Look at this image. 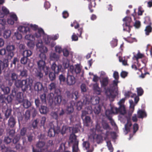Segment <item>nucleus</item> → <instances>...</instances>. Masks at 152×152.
<instances>
[{"instance_id":"nucleus-1","label":"nucleus","mask_w":152,"mask_h":152,"mask_svg":"<svg viewBox=\"0 0 152 152\" xmlns=\"http://www.w3.org/2000/svg\"><path fill=\"white\" fill-rule=\"evenodd\" d=\"M111 129V128L109 126L108 124H96L95 128H91L90 129V137L94 139L96 131L98 132H101L102 134H104V133L103 132V131L105 130V138H107L110 134L113 138L115 137L116 136V133L114 132H110L109 131Z\"/></svg>"},{"instance_id":"nucleus-2","label":"nucleus","mask_w":152,"mask_h":152,"mask_svg":"<svg viewBox=\"0 0 152 152\" xmlns=\"http://www.w3.org/2000/svg\"><path fill=\"white\" fill-rule=\"evenodd\" d=\"M53 141L50 140L46 143L45 142L39 141L36 144L37 148L39 149H35L32 147L33 152H51L53 147Z\"/></svg>"},{"instance_id":"nucleus-3","label":"nucleus","mask_w":152,"mask_h":152,"mask_svg":"<svg viewBox=\"0 0 152 152\" xmlns=\"http://www.w3.org/2000/svg\"><path fill=\"white\" fill-rule=\"evenodd\" d=\"M33 80L30 79L16 81L15 85L18 88H20L23 91H25L32 86Z\"/></svg>"},{"instance_id":"nucleus-4","label":"nucleus","mask_w":152,"mask_h":152,"mask_svg":"<svg viewBox=\"0 0 152 152\" xmlns=\"http://www.w3.org/2000/svg\"><path fill=\"white\" fill-rule=\"evenodd\" d=\"M69 146L72 145V152H79L80 151L78 148V145L79 141L76 138L75 136L72 135L69 139L68 142Z\"/></svg>"},{"instance_id":"nucleus-5","label":"nucleus","mask_w":152,"mask_h":152,"mask_svg":"<svg viewBox=\"0 0 152 152\" xmlns=\"http://www.w3.org/2000/svg\"><path fill=\"white\" fill-rule=\"evenodd\" d=\"M138 129V124H125L124 127L123 129V131L125 134L133 131L134 134L135 133Z\"/></svg>"},{"instance_id":"nucleus-6","label":"nucleus","mask_w":152,"mask_h":152,"mask_svg":"<svg viewBox=\"0 0 152 152\" xmlns=\"http://www.w3.org/2000/svg\"><path fill=\"white\" fill-rule=\"evenodd\" d=\"M118 113H119V109L114 106L111 107L110 110H106L105 114L108 118V120L111 124H113L114 123V121L111 118V116L113 114H117Z\"/></svg>"},{"instance_id":"nucleus-7","label":"nucleus","mask_w":152,"mask_h":152,"mask_svg":"<svg viewBox=\"0 0 152 152\" xmlns=\"http://www.w3.org/2000/svg\"><path fill=\"white\" fill-rule=\"evenodd\" d=\"M53 125V128L50 129L48 132V136L50 137H53L55 136L56 133H58L61 130L60 125V124H55Z\"/></svg>"},{"instance_id":"nucleus-8","label":"nucleus","mask_w":152,"mask_h":152,"mask_svg":"<svg viewBox=\"0 0 152 152\" xmlns=\"http://www.w3.org/2000/svg\"><path fill=\"white\" fill-rule=\"evenodd\" d=\"M44 33V31L42 29H39L38 32L36 33L34 35H27L25 36V38L26 39L33 41L35 40V38H39L42 34H43Z\"/></svg>"},{"instance_id":"nucleus-9","label":"nucleus","mask_w":152,"mask_h":152,"mask_svg":"<svg viewBox=\"0 0 152 152\" xmlns=\"http://www.w3.org/2000/svg\"><path fill=\"white\" fill-rule=\"evenodd\" d=\"M37 48V50L40 52L41 53L39 55L42 54L47 53L48 51V49L47 47L44 45L41 41H39L36 45Z\"/></svg>"},{"instance_id":"nucleus-10","label":"nucleus","mask_w":152,"mask_h":152,"mask_svg":"<svg viewBox=\"0 0 152 152\" xmlns=\"http://www.w3.org/2000/svg\"><path fill=\"white\" fill-rule=\"evenodd\" d=\"M87 100L85 102L84 100L83 103L85 104H89L90 102L92 104L95 105L98 104L99 102V98L98 96L91 97L89 95L86 96Z\"/></svg>"},{"instance_id":"nucleus-11","label":"nucleus","mask_w":152,"mask_h":152,"mask_svg":"<svg viewBox=\"0 0 152 152\" xmlns=\"http://www.w3.org/2000/svg\"><path fill=\"white\" fill-rule=\"evenodd\" d=\"M43 35V38L44 42L47 45H49L51 47H53L55 45V43L53 41L51 42V37L46 34H44V33L43 34L41 35Z\"/></svg>"},{"instance_id":"nucleus-12","label":"nucleus","mask_w":152,"mask_h":152,"mask_svg":"<svg viewBox=\"0 0 152 152\" xmlns=\"http://www.w3.org/2000/svg\"><path fill=\"white\" fill-rule=\"evenodd\" d=\"M39 58L40 60L38 62L37 64L39 67L40 69H43L45 66V60L46 59L45 55L42 54L41 55H39Z\"/></svg>"},{"instance_id":"nucleus-13","label":"nucleus","mask_w":152,"mask_h":152,"mask_svg":"<svg viewBox=\"0 0 152 152\" xmlns=\"http://www.w3.org/2000/svg\"><path fill=\"white\" fill-rule=\"evenodd\" d=\"M123 21L125 23V25H124V30L129 32L130 28L129 23L131 21V18L129 17H126L123 19Z\"/></svg>"},{"instance_id":"nucleus-14","label":"nucleus","mask_w":152,"mask_h":152,"mask_svg":"<svg viewBox=\"0 0 152 152\" xmlns=\"http://www.w3.org/2000/svg\"><path fill=\"white\" fill-rule=\"evenodd\" d=\"M105 94L107 96L110 98H113L115 97V95L114 93V88H105Z\"/></svg>"},{"instance_id":"nucleus-15","label":"nucleus","mask_w":152,"mask_h":152,"mask_svg":"<svg viewBox=\"0 0 152 152\" xmlns=\"http://www.w3.org/2000/svg\"><path fill=\"white\" fill-rule=\"evenodd\" d=\"M6 49L8 53V56L11 58H12L14 56L13 51L15 49V46L12 45H8L7 46Z\"/></svg>"},{"instance_id":"nucleus-16","label":"nucleus","mask_w":152,"mask_h":152,"mask_svg":"<svg viewBox=\"0 0 152 152\" xmlns=\"http://www.w3.org/2000/svg\"><path fill=\"white\" fill-rule=\"evenodd\" d=\"M66 82L69 85L74 84L75 82V77L71 75H68L66 79Z\"/></svg>"},{"instance_id":"nucleus-17","label":"nucleus","mask_w":152,"mask_h":152,"mask_svg":"<svg viewBox=\"0 0 152 152\" xmlns=\"http://www.w3.org/2000/svg\"><path fill=\"white\" fill-rule=\"evenodd\" d=\"M18 138L15 137L13 139V138L10 137L9 136L5 137L4 139V142L7 144H8L12 140H13L14 143H16L19 140Z\"/></svg>"},{"instance_id":"nucleus-18","label":"nucleus","mask_w":152,"mask_h":152,"mask_svg":"<svg viewBox=\"0 0 152 152\" xmlns=\"http://www.w3.org/2000/svg\"><path fill=\"white\" fill-rule=\"evenodd\" d=\"M61 65H57L54 63L51 66V69L55 73L58 74L61 71Z\"/></svg>"},{"instance_id":"nucleus-19","label":"nucleus","mask_w":152,"mask_h":152,"mask_svg":"<svg viewBox=\"0 0 152 152\" xmlns=\"http://www.w3.org/2000/svg\"><path fill=\"white\" fill-rule=\"evenodd\" d=\"M79 124H76L75 127L70 128V130H71L72 129V132L71 134L70 135L69 138L72 135H73L75 136L76 138L77 139V136L75 134L77 133L80 130L79 129Z\"/></svg>"},{"instance_id":"nucleus-20","label":"nucleus","mask_w":152,"mask_h":152,"mask_svg":"<svg viewBox=\"0 0 152 152\" xmlns=\"http://www.w3.org/2000/svg\"><path fill=\"white\" fill-rule=\"evenodd\" d=\"M70 68V69L72 70V72L74 71L76 74H78L81 72L82 66L80 64H77L75 65V68L73 66H71Z\"/></svg>"},{"instance_id":"nucleus-21","label":"nucleus","mask_w":152,"mask_h":152,"mask_svg":"<svg viewBox=\"0 0 152 152\" xmlns=\"http://www.w3.org/2000/svg\"><path fill=\"white\" fill-rule=\"evenodd\" d=\"M17 20V17L16 15L14 14H11L10 15V18L8 19L7 21L8 23L10 25L14 24V21Z\"/></svg>"},{"instance_id":"nucleus-22","label":"nucleus","mask_w":152,"mask_h":152,"mask_svg":"<svg viewBox=\"0 0 152 152\" xmlns=\"http://www.w3.org/2000/svg\"><path fill=\"white\" fill-rule=\"evenodd\" d=\"M18 30L23 34H26L29 31L28 26H20L18 28Z\"/></svg>"},{"instance_id":"nucleus-23","label":"nucleus","mask_w":152,"mask_h":152,"mask_svg":"<svg viewBox=\"0 0 152 152\" xmlns=\"http://www.w3.org/2000/svg\"><path fill=\"white\" fill-rule=\"evenodd\" d=\"M8 66V60L5 59L2 62L0 60V74L1 73V69L4 67H7Z\"/></svg>"},{"instance_id":"nucleus-24","label":"nucleus","mask_w":152,"mask_h":152,"mask_svg":"<svg viewBox=\"0 0 152 152\" xmlns=\"http://www.w3.org/2000/svg\"><path fill=\"white\" fill-rule=\"evenodd\" d=\"M1 12H0V17L3 18L5 15L8 14L9 13V10L5 7H3L1 9Z\"/></svg>"},{"instance_id":"nucleus-25","label":"nucleus","mask_w":152,"mask_h":152,"mask_svg":"<svg viewBox=\"0 0 152 152\" xmlns=\"http://www.w3.org/2000/svg\"><path fill=\"white\" fill-rule=\"evenodd\" d=\"M113 76L115 79V80L113 81V86L115 87L117 86L118 82V79L119 77L118 73L116 71H115L113 73Z\"/></svg>"},{"instance_id":"nucleus-26","label":"nucleus","mask_w":152,"mask_h":152,"mask_svg":"<svg viewBox=\"0 0 152 152\" xmlns=\"http://www.w3.org/2000/svg\"><path fill=\"white\" fill-rule=\"evenodd\" d=\"M147 114L144 110H139L137 111V117L139 118H143L146 117Z\"/></svg>"},{"instance_id":"nucleus-27","label":"nucleus","mask_w":152,"mask_h":152,"mask_svg":"<svg viewBox=\"0 0 152 152\" xmlns=\"http://www.w3.org/2000/svg\"><path fill=\"white\" fill-rule=\"evenodd\" d=\"M109 80L107 77L103 78L101 81V84L102 87H104L107 86L109 83Z\"/></svg>"},{"instance_id":"nucleus-28","label":"nucleus","mask_w":152,"mask_h":152,"mask_svg":"<svg viewBox=\"0 0 152 152\" xmlns=\"http://www.w3.org/2000/svg\"><path fill=\"white\" fill-rule=\"evenodd\" d=\"M93 89L95 93L96 94L98 95L100 94L102 91L100 88L99 87L98 84L97 83H96L94 85Z\"/></svg>"},{"instance_id":"nucleus-29","label":"nucleus","mask_w":152,"mask_h":152,"mask_svg":"<svg viewBox=\"0 0 152 152\" xmlns=\"http://www.w3.org/2000/svg\"><path fill=\"white\" fill-rule=\"evenodd\" d=\"M85 102L86 101V100H87L86 96H85L83 98V103H82L81 102H78L76 104L77 108V110H80L82 107V106L83 104H85L84 103L83 101L84 100Z\"/></svg>"},{"instance_id":"nucleus-30","label":"nucleus","mask_w":152,"mask_h":152,"mask_svg":"<svg viewBox=\"0 0 152 152\" xmlns=\"http://www.w3.org/2000/svg\"><path fill=\"white\" fill-rule=\"evenodd\" d=\"M132 94L130 92H128L127 93H126V96H130L132 97H134L135 102L137 103L139 99L138 96H137L135 94H133V95H131Z\"/></svg>"},{"instance_id":"nucleus-31","label":"nucleus","mask_w":152,"mask_h":152,"mask_svg":"<svg viewBox=\"0 0 152 152\" xmlns=\"http://www.w3.org/2000/svg\"><path fill=\"white\" fill-rule=\"evenodd\" d=\"M42 88V84L39 82L36 83L35 85L34 89L37 91H40Z\"/></svg>"},{"instance_id":"nucleus-32","label":"nucleus","mask_w":152,"mask_h":152,"mask_svg":"<svg viewBox=\"0 0 152 152\" xmlns=\"http://www.w3.org/2000/svg\"><path fill=\"white\" fill-rule=\"evenodd\" d=\"M39 111L41 113L45 114L49 111V109L46 107L42 106H41Z\"/></svg>"},{"instance_id":"nucleus-33","label":"nucleus","mask_w":152,"mask_h":152,"mask_svg":"<svg viewBox=\"0 0 152 152\" xmlns=\"http://www.w3.org/2000/svg\"><path fill=\"white\" fill-rule=\"evenodd\" d=\"M17 99L19 102H23L24 99L23 94L19 92L17 94Z\"/></svg>"},{"instance_id":"nucleus-34","label":"nucleus","mask_w":152,"mask_h":152,"mask_svg":"<svg viewBox=\"0 0 152 152\" xmlns=\"http://www.w3.org/2000/svg\"><path fill=\"white\" fill-rule=\"evenodd\" d=\"M22 102H23V106L25 108H28L31 105L30 102L27 99H24Z\"/></svg>"},{"instance_id":"nucleus-35","label":"nucleus","mask_w":152,"mask_h":152,"mask_svg":"<svg viewBox=\"0 0 152 152\" xmlns=\"http://www.w3.org/2000/svg\"><path fill=\"white\" fill-rule=\"evenodd\" d=\"M32 54L31 51L29 50H24L23 53V56L27 57L30 56Z\"/></svg>"},{"instance_id":"nucleus-36","label":"nucleus","mask_w":152,"mask_h":152,"mask_svg":"<svg viewBox=\"0 0 152 152\" xmlns=\"http://www.w3.org/2000/svg\"><path fill=\"white\" fill-rule=\"evenodd\" d=\"M61 101V95H58L56 96L54 99V102L56 104H59Z\"/></svg>"},{"instance_id":"nucleus-37","label":"nucleus","mask_w":152,"mask_h":152,"mask_svg":"<svg viewBox=\"0 0 152 152\" xmlns=\"http://www.w3.org/2000/svg\"><path fill=\"white\" fill-rule=\"evenodd\" d=\"M15 130L13 129H9L8 130L7 133L8 134L9 136L13 138L15 135Z\"/></svg>"},{"instance_id":"nucleus-38","label":"nucleus","mask_w":152,"mask_h":152,"mask_svg":"<svg viewBox=\"0 0 152 152\" xmlns=\"http://www.w3.org/2000/svg\"><path fill=\"white\" fill-rule=\"evenodd\" d=\"M50 57L52 60H58L59 58V56L55 53H53L50 54Z\"/></svg>"},{"instance_id":"nucleus-39","label":"nucleus","mask_w":152,"mask_h":152,"mask_svg":"<svg viewBox=\"0 0 152 152\" xmlns=\"http://www.w3.org/2000/svg\"><path fill=\"white\" fill-rule=\"evenodd\" d=\"M82 119L83 122L85 123H88L91 122L90 118L88 116H86L85 117H83Z\"/></svg>"},{"instance_id":"nucleus-40","label":"nucleus","mask_w":152,"mask_h":152,"mask_svg":"<svg viewBox=\"0 0 152 152\" xmlns=\"http://www.w3.org/2000/svg\"><path fill=\"white\" fill-rule=\"evenodd\" d=\"M11 34V31L10 30H6L5 31L4 33V37L5 38H8L10 37Z\"/></svg>"},{"instance_id":"nucleus-41","label":"nucleus","mask_w":152,"mask_h":152,"mask_svg":"<svg viewBox=\"0 0 152 152\" xmlns=\"http://www.w3.org/2000/svg\"><path fill=\"white\" fill-rule=\"evenodd\" d=\"M119 113L121 114L124 115L126 113V110L124 106L123 105H121L120 106V108L119 109Z\"/></svg>"},{"instance_id":"nucleus-42","label":"nucleus","mask_w":152,"mask_h":152,"mask_svg":"<svg viewBox=\"0 0 152 152\" xmlns=\"http://www.w3.org/2000/svg\"><path fill=\"white\" fill-rule=\"evenodd\" d=\"M56 87V84L54 83H52L48 86V88L50 90H55Z\"/></svg>"},{"instance_id":"nucleus-43","label":"nucleus","mask_w":152,"mask_h":152,"mask_svg":"<svg viewBox=\"0 0 152 152\" xmlns=\"http://www.w3.org/2000/svg\"><path fill=\"white\" fill-rule=\"evenodd\" d=\"M143 56L144 55L143 54L139 52L136 56H134L133 58H135L137 61L138 59L142 58Z\"/></svg>"},{"instance_id":"nucleus-44","label":"nucleus","mask_w":152,"mask_h":152,"mask_svg":"<svg viewBox=\"0 0 152 152\" xmlns=\"http://www.w3.org/2000/svg\"><path fill=\"white\" fill-rule=\"evenodd\" d=\"M73 105L71 104H69L66 109V111L68 113H72L73 111Z\"/></svg>"},{"instance_id":"nucleus-45","label":"nucleus","mask_w":152,"mask_h":152,"mask_svg":"<svg viewBox=\"0 0 152 152\" xmlns=\"http://www.w3.org/2000/svg\"><path fill=\"white\" fill-rule=\"evenodd\" d=\"M107 144L108 149L110 151V152H112L113 151V148L111 142L110 141H107Z\"/></svg>"},{"instance_id":"nucleus-46","label":"nucleus","mask_w":152,"mask_h":152,"mask_svg":"<svg viewBox=\"0 0 152 152\" xmlns=\"http://www.w3.org/2000/svg\"><path fill=\"white\" fill-rule=\"evenodd\" d=\"M96 140L98 143H99L103 140L102 136L100 134H97L96 138Z\"/></svg>"},{"instance_id":"nucleus-47","label":"nucleus","mask_w":152,"mask_h":152,"mask_svg":"<svg viewBox=\"0 0 152 152\" xmlns=\"http://www.w3.org/2000/svg\"><path fill=\"white\" fill-rule=\"evenodd\" d=\"M90 145V143L88 141H84L83 143V147L85 148L87 150L89 148Z\"/></svg>"},{"instance_id":"nucleus-48","label":"nucleus","mask_w":152,"mask_h":152,"mask_svg":"<svg viewBox=\"0 0 152 152\" xmlns=\"http://www.w3.org/2000/svg\"><path fill=\"white\" fill-rule=\"evenodd\" d=\"M152 28L150 26L146 27L145 29V34L147 35H148L149 33L151 32Z\"/></svg>"},{"instance_id":"nucleus-49","label":"nucleus","mask_w":152,"mask_h":152,"mask_svg":"<svg viewBox=\"0 0 152 152\" xmlns=\"http://www.w3.org/2000/svg\"><path fill=\"white\" fill-rule=\"evenodd\" d=\"M137 92L138 96H141L142 95L143 93V90L141 87L137 88Z\"/></svg>"},{"instance_id":"nucleus-50","label":"nucleus","mask_w":152,"mask_h":152,"mask_svg":"<svg viewBox=\"0 0 152 152\" xmlns=\"http://www.w3.org/2000/svg\"><path fill=\"white\" fill-rule=\"evenodd\" d=\"M2 152H11L9 150V148L8 147H6L4 145H2L1 146Z\"/></svg>"},{"instance_id":"nucleus-51","label":"nucleus","mask_w":152,"mask_h":152,"mask_svg":"<svg viewBox=\"0 0 152 152\" xmlns=\"http://www.w3.org/2000/svg\"><path fill=\"white\" fill-rule=\"evenodd\" d=\"M35 75L37 77L40 78H42L43 76V73L40 71H37L35 72Z\"/></svg>"},{"instance_id":"nucleus-52","label":"nucleus","mask_w":152,"mask_h":152,"mask_svg":"<svg viewBox=\"0 0 152 152\" xmlns=\"http://www.w3.org/2000/svg\"><path fill=\"white\" fill-rule=\"evenodd\" d=\"M100 110L101 107L100 106L97 105L95 106L94 110V112L96 114H99L100 112Z\"/></svg>"},{"instance_id":"nucleus-53","label":"nucleus","mask_w":152,"mask_h":152,"mask_svg":"<svg viewBox=\"0 0 152 152\" xmlns=\"http://www.w3.org/2000/svg\"><path fill=\"white\" fill-rule=\"evenodd\" d=\"M63 66L65 68H67L69 67V61L68 60L66 59L65 60L63 64Z\"/></svg>"},{"instance_id":"nucleus-54","label":"nucleus","mask_w":152,"mask_h":152,"mask_svg":"<svg viewBox=\"0 0 152 152\" xmlns=\"http://www.w3.org/2000/svg\"><path fill=\"white\" fill-rule=\"evenodd\" d=\"M27 45L30 49H32L34 47L35 44L33 42L31 41L28 43Z\"/></svg>"},{"instance_id":"nucleus-55","label":"nucleus","mask_w":152,"mask_h":152,"mask_svg":"<svg viewBox=\"0 0 152 152\" xmlns=\"http://www.w3.org/2000/svg\"><path fill=\"white\" fill-rule=\"evenodd\" d=\"M63 55L64 56L67 57L69 55V51L66 48H64L62 50Z\"/></svg>"},{"instance_id":"nucleus-56","label":"nucleus","mask_w":152,"mask_h":152,"mask_svg":"<svg viewBox=\"0 0 152 152\" xmlns=\"http://www.w3.org/2000/svg\"><path fill=\"white\" fill-rule=\"evenodd\" d=\"M28 58H27L24 56L20 60L21 63L23 64H26L27 62Z\"/></svg>"},{"instance_id":"nucleus-57","label":"nucleus","mask_w":152,"mask_h":152,"mask_svg":"<svg viewBox=\"0 0 152 152\" xmlns=\"http://www.w3.org/2000/svg\"><path fill=\"white\" fill-rule=\"evenodd\" d=\"M119 61L120 62H122L123 65H127V61L124 58H119Z\"/></svg>"},{"instance_id":"nucleus-58","label":"nucleus","mask_w":152,"mask_h":152,"mask_svg":"<svg viewBox=\"0 0 152 152\" xmlns=\"http://www.w3.org/2000/svg\"><path fill=\"white\" fill-rule=\"evenodd\" d=\"M41 69L43 70L46 75H47L48 74L50 70L49 68L47 66H45L43 69Z\"/></svg>"},{"instance_id":"nucleus-59","label":"nucleus","mask_w":152,"mask_h":152,"mask_svg":"<svg viewBox=\"0 0 152 152\" xmlns=\"http://www.w3.org/2000/svg\"><path fill=\"white\" fill-rule=\"evenodd\" d=\"M50 79L51 80H53L55 78V74L53 72H50L49 75Z\"/></svg>"},{"instance_id":"nucleus-60","label":"nucleus","mask_w":152,"mask_h":152,"mask_svg":"<svg viewBox=\"0 0 152 152\" xmlns=\"http://www.w3.org/2000/svg\"><path fill=\"white\" fill-rule=\"evenodd\" d=\"M15 35L17 39H20L22 38V35L18 32L15 33Z\"/></svg>"},{"instance_id":"nucleus-61","label":"nucleus","mask_w":152,"mask_h":152,"mask_svg":"<svg viewBox=\"0 0 152 152\" xmlns=\"http://www.w3.org/2000/svg\"><path fill=\"white\" fill-rule=\"evenodd\" d=\"M59 79L61 83L66 82L65 78L62 75H61L59 76Z\"/></svg>"},{"instance_id":"nucleus-62","label":"nucleus","mask_w":152,"mask_h":152,"mask_svg":"<svg viewBox=\"0 0 152 152\" xmlns=\"http://www.w3.org/2000/svg\"><path fill=\"white\" fill-rule=\"evenodd\" d=\"M2 91L4 92L5 94H7L10 91V89L9 87H6L3 88H1Z\"/></svg>"},{"instance_id":"nucleus-63","label":"nucleus","mask_w":152,"mask_h":152,"mask_svg":"<svg viewBox=\"0 0 152 152\" xmlns=\"http://www.w3.org/2000/svg\"><path fill=\"white\" fill-rule=\"evenodd\" d=\"M78 92L77 91H75L72 94V98L75 99L77 98Z\"/></svg>"},{"instance_id":"nucleus-64","label":"nucleus","mask_w":152,"mask_h":152,"mask_svg":"<svg viewBox=\"0 0 152 152\" xmlns=\"http://www.w3.org/2000/svg\"><path fill=\"white\" fill-rule=\"evenodd\" d=\"M55 49L56 51L58 53H61L62 51V50L61 47L58 46L55 47Z\"/></svg>"}]
</instances>
